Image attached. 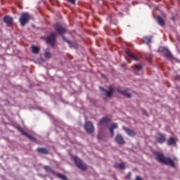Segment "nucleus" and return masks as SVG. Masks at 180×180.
<instances>
[{
  "mask_svg": "<svg viewBox=\"0 0 180 180\" xmlns=\"http://www.w3.org/2000/svg\"><path fill=\"white\" fill-rule=\"evenodd\" d=\"M176 139L170 137L169 139L167 141L168 146H174V144H176Z\"/></svg>",
  "mask_w": 180,
  "mask_h": 180,
  "instance_id": "obj_15",
  "label": "nucleus"
},
{
  "mask_svg": "<svg viewBox=\"0 0 180 180\" xmlns=\"http://www.w3.org/2000/svg\"><path fill=\"white\" fill-rule=\"evenodd\" d=\"M37 152L39 153L40 154H49V150L46 148H38L37 149Z\"/></svg>",
  "mask_w": 180,
  "mask_h": 180,
  "instance_id": "obj_16",
  "label": "nucleus"
},
{
  "mask_svg": "<svg viewBox=\"0 0 180 180\" xmlns=\"http://www.w3.org/2000/svg\"><path fill=\"white\" fill-rule=\"evenodd\" d=\"M125 53L128 56V57H129V58H131L132 60H134L135 61H137V60H139V58L137 57H136V56H134L133 53H131V52H130L129 51H126Z\"/></svg>",
  "mask_w": 180,
  "mask_h": 180,
  "instance_id": "obj_12",
  "label": "nucleus"
},
{
  "mask_svg": "<svg viewBox=\"0 0 180 180\" xmlns=\"http://www.w3.org/2000/svg\"><path fill=\"white\" fill-rule=\"evenodd\" d=\"M107 122L108 118H103L99 122V126H101V124H103V123H107Z\"/></svg>",
  "mask_w": 180,
  "mask_h": 180,
  "instance_id": "obj_24",
  "label": "nucleus"
},
{
  "mask_svg": "<svg viewBox=\"0 0 180 180\" xmlns=\"http://www.w3.org/2000/svg\"><path fill=\"white\" fill-rule=\"evenodd\" d=\"M118 167L120 169H124V163H120Z\"/></svg>",
  "mask_w": 180,
  "mask_h": 180,
  "instance_id": "obj_27",
  "label": "nucleus"
},
{
  "mask_svg": "<svg viewBox=\"0 0 180 180\" xmlns=\"http://www.w3.org/2000/svg\"><path fill=\"white\" fill-rule=\"evenodd\" d=\"M73 160L77 166L78 167V168H80V169H83L84 171L86 169V165L84 164V162H82V160L78 158V157L74 156Z\"/></svg>",
  "mask_w": 180,
  "mask_h": 180,
  "instance_id": "obj_3",
  "label": "nucleus"
},
{
  "mask_svg": "<svg viewBox=\"0 0 180 180\" xmlns=\"http://www.w3.org/2000/svg\"><path fill=\"white\" fill-rule=\"evenodd\" d=\"M17 129L18 130H19V131L22 133V136H25V137H27L30 140H32V141H34V140H36V139H34L33 136H30L29 134L24 131L23 129L20 127H18Z\"/></svg>",
  "mask_w": 180,
  "mask_h": 180,
  "instance_id": "obj_6",
  "label": "nucleus"
},
{
  "mask_svg": "<svg viewBox=\"0 0 180 180\" xmlns=\"http://www.w3.org/2000/svg\"><path fill=\"white\" fill-rule=\"evenodd\" d=\"M65 41H66L68 44H71V41L67 40V39H65Z\"/></svg>",
  "mask_w": 180,
  "mask_h": 180,
  "instance_id": "obj_29",
  "label": "nucleus"
},
{
  "mask_svg": "<svg viewBox=\"0 0 180 180\" xmlns=\"http://www.w3.org/2000/svg\"><path fill=\"white\" fill-rule=\"evenodd\" d=\"M44 57H46V58H50V57H51V53L50 52H46L44 53Z\"/></svg>",
  "mask_w": 180,
  "mask_h": 180,
  "instance_id": "obj_26",
  "label": "nucleus"
},
{
  "mask_svg": "<svg viewBox=\"0 0 180 180\" xmlns=\"http://www.w3.org/2000/svg\"><path fill=\"white\" fill-rule=\"evenodd\" d=\"M85 130L89 134L94 133V124L91 122H86Z\"/></svg>",
  "mask_w": 180,
  "mask_h": 180,
  "instance_id": "obj_5",
  "label": "nucleus"
},
{
  "mask_svg": "<svg viewBox=\"0 0 180 180\" xmlns=\"http://www.w3.org/2000/svg\"><path fill=\"white\" fill-rule=\"evenodd\" d=\"M124 129L125 130V131L128 134V136H130V137H134L136 134L134 133V131H133V130L129 129L124 128Z\"/></svg>",
  "mask_w": 180,
  "mask_h": 180,
  "instance_id": "obj_14",
  "label": "nucleus"
},
{
  "mask_svg": "<svg viewBox=\"0 0 180 180\" xmlns=\"http://www.w3.org/2000/svg\"><path fill=\"white\" fill-rule=\"evenodd\" d=\"M30 20V15H29V13H23L22 14H21L19 20L21 26H25V25H26V23H28Z\"/></svg>",
  "mask_w": 180,
  "mask_h": 180,
  "instance_id": "obj_2",
  "label": "nucleus"
},
{
  "mask_svg": "<svg viewBox=\"0 0 180 180\" xmlns=\"http://www.w3.org/2000/svg\"><path fill=\"white\" fill-rule=\"evenodd\" d=\"M32 51L34 54H38L39 51H40V48H39L36 46H32Z\"/></svg>",
  "mask_w": 180,
  "mask_h": 180,
  "instance_id": "obj_18",
  "label": "nucleus"
},
{
  "mask_svg": "<svg viewBox=\"0 0 180 180\" xmlns=\"http://www.w3.org/2000/svg\"><path fill=\"white\" fill-rule=\"evenodd\" d=\"M141 68H143V67L141 66V65H135V72L136 74H137V71H141Z\"/></svg>",
  "mask_w": 180,
  "mask_h": 180,
  "instance_id": "obj_21",
  "label": "nucleus"
},
{
  "mask_svg": "<svg viewBox=\"0 0 180 180\" xmlns=\"http://www.w3.org/2000/svg\"><path fill=\"white\" fill-rule=\"evenodd\" d=\"M56 32H58L59 33V34H64V33H65V32H67V30L65 28H63V27H61V25L60 24H56Z\"/></svg>",
  "mask_w": 180,
  "mask_h": 180,
  "instance_id": "obj_7",
  "label": "nucleus"
},
{
  "mask_svg": "<svg viewBox=\"0 0 180 180\" xmlns=\"http://www.w3.org/2000/svg\"><path fill=\"white\" fill-rule=\"evenodd\" d=\"M44 169H45V171H46L47 172H51L52 174L54 172L53 171V169H51V167H50L49 166H44Z\"/></svg>",
  "mask_w": 180,
  "mask_h": 180,
  "instance_id": "obj_22",
  "label": "nucleus"
},
{
  "mask_svg": "<svg viewBox=\"0 0 180 180\" xmlns=\"http://www.w3.org/2000/svg\"><path fill=\"white\" fill-rule=\"evenodd\" d=\"M46 43L51 44V46L56 44V33H52L46 39Z\"/></svg>",
  "mask_w": 180,
  "mask_h": 180,
  "instance_id": "obj_4",
  "label": "nucleus"
},
{
  "mask_svg": "<svg viewBox=\"0 0 180 180\" xmlns=\"http://www.w3.org/2000/svg\"><path fill=\"white\" fill-rule=\"evenodd\" d=\"M115 141L118 143V144H124V140H123V137H122V136L120 135H117L115 138Z\"/></svg>",
  "mask_w": 180,
  "mask_h": 180,
  "instance_id": "obj_11",
  "label": "nucleus"
},
{
  "mask_svg": "<svg viewBox=\"0 0 180 180\" xmlns=\"http://www.w3.org/2000/svg\"><path fill=\"white\" fill-rule=\"evenodd\" d=\"M158 22L160 26H164L165 25V22H164V19L161 17L158 18Z\"/></svg>",
  "mask_w": 180,
  "mask_h": 180,
  "instance_id": "obj_20",
  "label": "nucleus"
},
{
  "mask_svg": "<svg viewBox=\"0 0 180 180\" xmlns=\"http://www.w3.org/2000/svg\"><path fill=\"white\" fill-rule=\"evenodd\" d=\"M164 53L166 56V57H170L171 56V52H169V50H168V49H165L164 50Z\"/></svg>",
  "mask_w": 180,
  "mask_h": 180,
  "instance_id": "obj_23",
  "label": "nucleus"
},
{
  "mask_svg": "<svg viewBox=\"0 0 180 180\" xmlns=\"http://www.w3.org/2000/svg\"><path fill=\"white\" fill-rule=\"evenodd\" d=\"M157 141H158L160 144H162L164 141H165V135L164 134H158L156 137Z\"/></svg>",
  "mask_w": 180,
  "mask_h": 180,
  "instance_id": "obj_9",
  "label": "nucleus"
},
{
  "mask_svg": "<svg viewBox=\"0 0 180 180\" xmlns=\"http://www.w3.org/2000/svg\"><path fill=\"white\" fill-rule=\"evenodd\" d=\"M110 91H105V95L108 96V98H110L112 95H113V93L115 92V88H113V86H110L109 87Z\"/></svg>",
  "mask_w": 180,
  "mask_h": 180,
  "instance_id": "obj_8",
  "label": "nucleus"
},
{
  "mask_svg": "<svg viewBox=\"0 0 180 180\" xmlns=\"http://www.w3.org/2000/svg\"><path fill=\"white\" fill-rule=\"evenodd\" d=\"M4 20L7 25H12V22H13V19L10 16L4 17Z\"/></svg>",
  "mask_w": 180,
  "mask_h": 180,
  "instance_id": "obj_10",
  "label": "nucleus"
},
{
  "mask_svg": "<svg viewBox=\"0 0 180 180\" xmlns=\"http://www.w3.org/2000/svg\"><path fill=\"white\" fill-rule=\"evenodd\" d=\"M58 178H60V179L67 180V176H65V175L58 174Z\"/></svg>",
  "mask_w": 180,
  "mask_h": 180,
  "instance_id": "obj_25",
  "label": "nucleus"
},
{
  "mask_svg": "<svg viewBox=\"0 0 180 180\" xmlns=\"http://www.w3.org/2000/svg\"><path fill=\"white\" fill-rule=\"evenodd\" d=\"M151 39H153L152 37H144L143 38V43H146V44H150V42L151 41Z\"/></svg>",
  "mask_w": 180,
  "mask_h": 180,
  "instance_id": "obj_17",
  "label": "nucleus"
},
{
  "mask_svg": "<svg viewBox=\"0 0 180 180\" xmlns=\"http://www.w3.org/2000/svg\"><path fill=\"white\" fill-rule=\"evenodd\" d=\"M157 160L159 161V162H161L162 164H165V165H170V167H175V165L174 164V162L169 159V158H165L164 157V155L162 153H158Z\"/></svg>",
  "mask_w": 180,
  "mask_h": 180,
  "instance_id": "obj_1",
  "label": "nucleus"
},
{
  "mask_svg": "<svg viewBox=\"0 0 180 180\" xmlns=\"http://www.w3.org/2000/svg\"><path fill=\"white\" fill-rule=\"evenodd\" d=\"M115 129H117V124L116 123H113L110 127V133L111 136H113V134H115V131H114Z\"/></svg>",
  "mask_w": 180,
  "mask_h": 180,
  "instance_id": "obj_13",
  "label": "nucleus"
},
{
  "mask_svg": "<svg viewBox=\"0 0 180 180\" xmlns=\"http://www.w3.org/2000/svg\"><path fill=\"white\" fill-rule=\"evenodd\" d=\"M100 89H101V91H103V88L101 87Z\"/></svg>",
  "mask_w": 180,
  "mask_h": 180,
  "instance_id": "obj_30",
  "label": "nucleus"
},
{
  "mask_svg": "<svg viewBox=\"0 0 180 180\" xmlns=\"http://www.w3.org/2000/svg\"><path fill=\"white\" fill-rule=\"evenodd\" d=\"M69 2H71L73 5L75 4V0H68Z\"/></svg>",
  "mask_w": 180,
  "mask_h": 180,
  "instance_id": "obj_28",
  "label": "nucleus"
},
{
  "mask_svg": "<svg viewBox=\"0 0 180 180\" xmlns=\"http://www.w3.org/2000/svg\"><path fill=\"white\" fill-rule=\"evenodd\" d=\"M118 92H120V94H121L124 96H126V98H131V94H130L129 93H128L126 91H120L118 90Z\"/></svg>",
  "mask_w": 180,
  "mask_h": 180,
  "instance_id": "obj_19",
  "label": "nucleus"
}]
</instances>
